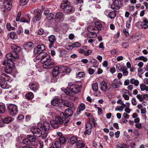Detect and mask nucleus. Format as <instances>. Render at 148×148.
<instances>
[{
  "label": "nucleus",
  "instance_id": "1",
  "mask_svg": "<svg viewBox=\"0 0 148 148\" xmlns=\"http://www.w3.org/2000/svg\"><path fill=\"white\" fill-rule=\"evenodd\" d=\"M40 56L41 58H42V62L44 68L50 69L55 65L54 62H51V60L50 56L47 55L46 53L43 52L40 53Z\"/></svg>",
  "mask_w": 148,
  "mask_h": 148
},
{
  "label": "nucleus",
  "instance_id": "2",
  "mask_svg": "<svg viewBox=\"0 0 148 148\" xmlns=\"http://www.w3.org/2000/svg\"><path fill=\"white\" fill-rule=\"evenodd\" d=\"M70 69L68 68L66 66H56L53 69L52 75L53 77H55L57 76L59 73L63 72L68 73H70Z\"/></svg>",
  "mask_w": 148,
  "mask_h": 148
},
{
  "label": "nucleus",
  "instance_id": "3",
  "mask_svg": "<svg viewBox=\"0 0 148 148\" xmlns=\"http://www.w3.org/2000/svg\"><path fill=\"white\" fill-rule=\"evenodd\" d=\"M80 90L79 87L77 85L72 84L70 88H66L64 90V92L67 95L73 96L75 93L79 92Z\"/></svg>",
  "mask_w": 148,
  "mask_h": 148
},
{
  "label": "nucleus",
  "instance_id": "4",
  "mask_svg": "<svg viewBox=\"0 0 148 148\" xmlns=\"http://www.w3.org/2000/svg\"><path fill=\"white\" fill-rule=\"evenodd\" d=\"M50 128V124L47 121L44 122L43 124L41 126V128L43 132L42 137L43 139H45L47 138V134L49 132Z\"/></svg>",
  "mask_w": 148,
  "mask_h": 148
},
{
  "label": "nucleus",
  "instance_id": "5",
  "mask_svg": "<svg viewBox=\"0 0 148 148\" xmlns=\"http://www.w3.org/2000/svg\"><path fill=\"white\" fill-rule=\"evenodd\" d=\"M1 82L0 83L1 87L3 89H7L9 88L6 81L10 80V77L8 75L3 73L1 74L0 75Z\"/></svg>",
  "mask_w": 148,
  "mask_h": 148
},
{
  "label": "nucleus",
  "instance_id": "6",
  "mask_svg": "<svg viewBox=\"0 0 148 148\" xmlns=\"http://www.w3.org/2000/svg\"><path fill=\"white\" fill-rule=\"evenodd\" d=\"M61 8L66 13H72L74 11L73 7L70 5V3L68 1H64L61 4Z\"/></svg>",
  "mask_w": 148,
  "mask_h": 148
},
{
  "label": "nucleus",
  "instance_id": "7",
  "mask_svg": "<svg viewBox=\"0 0 148 148\" xmlns=\"http://www.w3.org/2000/svg\"><path fill=\"white\" fill-rule=\"evenodd\" d=\"M62 121L60 120V116H56L55 120H52L50 121L52 127L54 129L58 127L59 125L62 124Z\"/></svg>",
  "mask_w": 148,
  "mask_h": 148
},
{
  "label": "nucleus",
  "instance_id": "8",
  "mask_svg": "<svg viewBox=\"0 0 148 148\" xmlns=\"http://www.w3.org/2000/svg\"><path fill=\"white\" fill-rule=\"evenodd\" d=\"M8 109L9 114L12 116H14L18 112L17 106L13 104H10L8 107Z\"/></svg>",
  "mask_w": 148,
  "mask_h": 148
},
{
  "label": "nucleus",
  "instance_id": "9",
  "mask_svg": "<svg viewBox=\"0 0 148 148\" xmlns=\"http://www.w3.org/2000/svg\"><path fill=\"white\" fill-rule=\"evenodd\" d=\"M31 131L36 137H40L42 135L43 133L41 130L36 126L32 127L31 128Z\"/></svg>",
  "mask_w": 148,
  "mask_h": 148
},
{
  "label": "nucleus",
  "instance_id": "10",
  "mask_svg": "<svg viewBox=\"0 0 148 148\" xmlns=\"http://www.w3.org/2000/svg\"><path fill=\"white\" fill-rule=\"evenodd\" d=\"M14 63L12 61L7 62V65L4 69L5 71L8 73H11L12 71L14 66Z\"/></svg>",
  "mask_w": 148,
  "mask_h": 148
},
{
  "label": "nucleus",
  "instance_id": "11",
  "mask_svg": "<svg viewBox=\"0 0 148 148\" xmlns=\"http://www.w3.org/2000/svg\"><path fill=\"white\" fill-rule=\"evenodd\" d=\"M60 120L62 121V124L63 123L64 125L65 126H67L68 123L70 120V118L65 116L63 112H62L60 114Z\"/></svg>",
  "mask_w": 148,
  "mask_h": 148
},
{
  "label": "nucleus",
  "instance_id": "12",
  "mask_svg": "<svg viewBox=\"0 0 148 148\" xmlns=\"http://www.w3.org/2000/svg\"><path fill=\"white\" fill-rule=\"evenodd\" d=\"M45 49V45L42 44L38 45L34 49V52L35 54L41 53L43 52V51Z\"/></svg>",
  "mask_w": 148,
  "mask_h": 148
},
{
  "label": "nucleus",
  "instance_id": "13",
  "mask_svg": "<svg viewBox=\"0 0 148 148\" xmlns=\"http://www.w3.org/2000/svg\"><path fill=\"white\" fill-rule=\"evenodd\" d=\"M18 54H16V56L12 52L10 53L7 54L6 56V57L7 58L8 60V62L12 61L13 62L14 61L15 59L17 58L18 57Z\"/></svg>",
  "mask_w": 148,
  "mask_h": 148
},
{
  "label": "nucleus",
  "instance_id": "14",
  "mask_svg": "<svg viewBox=\"0 0 148 148\" xmlns=\"http://www.w3.org/2000/svg\"><path fill=\"white\" fill-rule=\"evenodd\" d=\"M64 18V14L61 12L57 13L55 16V19L56 21L61 22L62 21Z\"/></svg>",
  "mask_w": 148,
  "mask_h": 148
},
{
  "label": "nucleus",
  "instance_id": "15",
  "mask_svg": "<svg viewBox=\"0 0 148 148\" xmlns=\"http://www.w3.org/2000/svg\"><path fill=\"white\" fill-rule=\"evenodd\" d=\"M100 87L101 90L105 92L111 88L110 87L109 88L108 87L106 83L104 81L100 82Z\"/></svg>",
  "mask_w": 148,
  "mask_h": 148
},
{
  "label": "nucleus",
  "instance_id": "16",
  "mask_svg": "<svg viewBox=\"0 0 148 148\" xmlns=\"http://www.w3.org/2000/svg\"><path fill=\"white\" fill-rule=\"evenodd\" d=\"M11 48L13 51L12 52L16 56V54H18L21 51V48L18 45L12 44L11 45Z\"/></svg>",
  "mask_w": 148,
  "mask_h": 148
},
{
  "label": "nucleus",
  "instance_id": "17",
  "mask_svg": "<svg viewBox=\"0 0 148 148\" xmlns=\"http://www.w3.org/2000/svg\"><path fill=\"white\" fill-rule=\"evenodd\" d=\"M121 3V1H114L111 5V8L113 9L118 10L119 9L120 7V4Z\"/></svg>",
  "mask_w": 148,
  "mask_h": 148
},
{
  "label": "nucleus",
  "instance_id": "18",
  "mask_svg": "<svg viewBox=\"0 0 148 148\" xmlns=\"http://www.w3.org/2000/svg\"><path fill=\"white\" fill-rule=\"evenodd\" d=\"M34 14H35V18L37 21H39L41 18V13L39 12L38 9H35L34 10Z\"/></svg>",
  "mask_w": 148,
  "mask_h": 148
},
{
  "label": "nucleus",
  "instance_id": "19",
  "mask_svg": "<svg viewBox=\"0 0 148 148\" xmlns=\"http://www.w3.org/2000/svg\"><path fill=\"white\" fill-rule=\"evenodd\" d=\"M116 79H114L112 82L111 84V86L113 88H119L120 87V85L122 84L121 82L119 81L118 82Z\"/></svg>",
  "mask_w": 148,
  "mask_h": 148
},
{
  "label": "nucleus",
  "instance_id": "20",
  "mask_svg": "<svg viewBox=\"0 0 148 148\" xmlns=\"http://www.w3.org/2000/svg\"><path fill=\"white\" fill-rule=\"evenodd\" d=\"M3 4L4 7L7 10H11L12 5L10 1H5Z\"/></svg>",
  "mask_w": 148,
  "mask_h": 148
},
{
  "label": "nucleus",
  "instance_id": "21",
  "mask_svg": "<svg viewBox=\"0 0 148 148\" xmlns=\"http://www.w3.org/2000/svg\"><path fill=\"white\" fill-rule=\"evenodd\" d=\"M30 21V18L29 15L27 14L21 18L20 21L21 22L29 23Z\"/></svg>",
  "mask_w": 148,
  "mask_h": 148
},
{
  "label": "nucleus",
  "instance_id": "22",
  "mask_svg": "<svg viewBox=\"0 0 148 148\" xmlns=\"http://www.w3.org/2000/svg\"><path fill=\"white\" fill-rule=\"evenodd\" d=\"M92 126L91 125H90L89 124H86V130L84 132L85 135H89L91 134Z\"/></svg>",
  "mask_w": 148,
  "mask_h": 148
},
{
  "label": "nucleus",
  "instance_id": "23",
  "mask_svg": "<svg viewBox=\"0 0 148 148\" xmlns=\"http://www.w3.org/2000/svg\"><path fill=\"white\" fill-rule=\"evenodd\" d=\"M62 101L60 99H56L51 101V104L53 106H58L60 105Z\"/></svg>",
  "mask_w": 148,
  "mask_h": 148
},
{
  "label": "nucleus",
  "instance_id": "24",
  "mask_svg": "<svg viewBox=\"0 0 148 148\" xmlns=\"http://www.w3.org/2000/svg\"><path fill=\"white\" fill-rule=\"evenodd\" d=\"M73 113V111L71 109L68 108L65 110L64 115L67 117H71L72 116Z\"/></svg>",
  "mask_w": 148,
  "mask_h": 148
},
{
  "label": "nucleus",
  "instance_id": "25",
  "mask_svg": "<svg viewBox=\"0 0 148 148\" xmlns=\"http://www.w3.org/2000/svg\"><path fill=\"white\" fill-rule=\"evenodd\" d=\"M95 28L97 30V32H98V31L101 30L102 27V25L101 23L99 21H97L95 23Z\"/></svg>",
  "mask_w": 148,
  "mask_h": 148
},
{
  "label": "nucleus",
  "instance_id": "26",
  "mask_svg": "<svg viewBox=\"0 0 148 148\" xmlns=\"http://www.w3.org/2000/svg\"><path fill=\"white\" fill-rule=\"evenodd\" d=\"M29 86L31 90L34 92L38 90V86L34 84H31L29 85Z\"/></svg>",
  "mask_w": 148,
  "mask_h": 148
},
{
  "label": "nucleus",
  "instance_id": "27",
  "mask_svg": "<svg viewBox=\"0 0 148 148\" xmlns=\"http://www.w3.org/2000/svg\"><path fill=\"white\" fill-rule=\"evenodd\" d=\"M76 146L77 148L83 147L85 146V144L83 143L82 140H79L76 142Z\"/></svg>",
  "mask_w": 148,
  "mask_h": 148
},
{
  "label": "nucleus",
  "instance_id": "28",
  "mask_svg": "<svg viewBox=\"0 0 148 148\" xmlns=\"http://www.w3.org/2000/svg\"><path fill=\"white\" fill-rule=\"evenodd\" d=\"M24 47L26 49H31L33 47L34 44L31 42H28L24 45Z\"/></svg>",
  "mask_w": 148,
  "mask_h": 148
},
{
  "label": "nucleus",
  "instance_id": "29",
  "mask_svg": "<svg viewBox=\"0 0 148 148\" xmlns=\"http://www.w3.org/2000/svg\"><path fill=\"white\" fill-rule=\"evenodd\" d=\"M34 94L31 92H28L25 94L26 98L28 100L32 99L34 98Z\"/></svg>",
  "mask_w": 148,
  "mask_h": 148
},
{
  "label": "nucleus",
  "instance_id": "30",
  "mask_svg": "<svg viewBox=\"0 0 148 148\" xmlns=\"http://www.w3.org/2000/svg\"><path fill=\"white\" fill-rule=\"evenodd\" d=\"M143 24H142L143 28L144 29H146L148 27V20L145 18H143Z\"/></svg>",
  "mask_w": 148,
  "mask_h": 148
},
{
  "label": "nucleus",
  "instance_id": "31",
  "mask_svg": "<svg viewBox=\"0 0 148 148\" xmlns=\"http://www.w3.org/2000/svg\"><path fill=\"white\" fill-rule=\"evenodd\" d=\"M64 105L67 107H69L70 108H72L73 107V103L69 101H64Z\"/></svg>",
  "mask_w": 148,
  "mask_h": 148
},
{
  "label": "nucleus",
  "instance_id": "32",
  "mask_svg": "<svg viewBox=\"0 0 148 148\" xmlns=\"http://www.w3.org/2000/svg\"><path fill=\"white\" fill-rule=\"evenodd\" d=\"M90 33L87 34V36L89 38H95L97 36L96 32H89Z\"/></svg>",
  "mask_w": 148,
  "mask_h": 148
},
{
  "label": "nucleus",
  "instance_id": "33",
  "mask_svg": "<svg viewBox=\"0 0 148 148\" xmlns=\"http://www.w3.org/2000/svg\"><path fill=\"white\" fill-rule=\"evenodd\" d=\"M49 40L52 44H53L54 42L56 40V38L55 36L53 35H51L48 37Z\"/></svg>",
  "mask_w": 148,
  "mask_h": 148
},
{
  "label": "nucleus",
  "instance_id": "34",
  "mask_svg": "<svg viewBox=\"0 0 148 148\" xmlns=\"http://www.w3.org/2000/svg\"><path fill=\"white\" fill-rule=\"evenodd\" d=\"M130 83L134 84L135 86H137L139 84V81L137 79L132 78L130 79Z\"/></svg>",
  "mask_w": 148,
  "mask_h": 148
},
{
  "label": "nucleus",
  "instance_id": "35",
  "mask_svg": "<svg viewBox=\"0 0 148 148\" xmlns=\"http://www.w3.org/2000/svg\"><path fill=\"white\" fill-rule=\"evenodd\" d=\"M27 136L31 143L33 142H35L36 140V138L35 136L28 135Z\"/></svg>",
  "mask_w": 148,
  "mask_h": 148
},
{
  "label": "nucleus",
  "instance_id": "36",
  "mask_svg": "<svg viewBox=\"0 0 148 148\" xmlns=\"http://www.w3.org/2000/svg\"><path fill=\"white\" fill-rule=\"evenodd\" d=\"M61 143L59 141H55L54 144H53V147L54 148H60Z\"/></svg>",
  "mask_w": 148,
  "mask_h": 148
},
{
  "label": "nucleus",
  "instance_id": "37",
  "mask_svg": "<svg viewBox=\"0 0 148 148\" xmlns=\"http://www.w3.org/2000/svg\"><path fill=\"white\" fill-rule=\"evenodd\" d=\"M3 120L5 123L8 124L12 121V119L10 117H6L4 118Z\"/></svg>",
  "mask_w": 148,
  "mask_h": 148
},
{
  "label": "nucleus",
  "instance_id": "38",
  "mask_svg": "<svg viewBox=\"0 0 148 148\" xmlns=\"http://www.w3.org/2000/svg\"><path fill=\"white\" fill-rule=\"evenodd\" d=\"M142 60L144 62H146L147 61V58L143 56H140L139 57L136 58L135 59V60Z\"/></svg>",
  "mask_w": 148,
  "mask_h": 148
},
{
  "label": "nucleus",
  "instance_id": "39",
  "mask_svg": "<svg viewBox=\"0 0 148 148\" xmlns=\"http://www.w3.org/2000/svg\"><path fill=\"white\" fill-rule=\"evenodd\" d=\"M70 140L71 143L72 144H75L76 143V142H77V141H78V140L77 137L75 136H73L70 138Z\"/></svg>",
  "mask_w": 148,
  "mask_h": 148
},
{
  "label": "nucleus",
  "instance_id": "40",
  "mask_svg": "<svg viewBox=\"0 0 148 148\" xmlns=\"http://www.w3.org/2000/svg\"><path fill=\"white\" fill-rule=\"evenodd\" d=\"M92 90L94 91H97L98 90V84L97 83H94L92 84Z\"/></svg>",
  "mask_w": 148,
  "mask_h": 148
},
{
  "label": "nucleus",
  "instance_id": "41",
  "mask_svg": "<svg viewBox=\"0 0 148 148\" xmlns=\"http://www.w3.org/2000/svg\"><path fill=\"white\" fill-rule=\"evenodd\" d=\"M81 44L79 42H74L71 45L72 48H78L80 46Z\"/></svg>",
  "mask_w": 148,
  "mask_h": 148
},
{
  "label": "nucleus",
  "instance_id": "42",
  "mask_svg": "<svg viewBox=\"0 0 148 148\" xmlns=\"http://www.w3.org/2000/svg\"><path fill=\"white\" fill-rule=\"evenodd\" d=\"M116 16V13L114 12H111L108 14L109 17L111 19L114 18Z\"/></svg>",
  "mask_w": 148,
  "mask_h": 148
},
{
  "label": "nucleus",
  "instance_id": "43",
  "mask_svg": "<svg viewBox=\"0 0 148 148\" xmlns=\"http://www.w3.org/2000/svg\"><path fill=\"white\" fill-rule=\"evenodd\" d=\"M23 143L26 145H29L31 143L27 136L26 138L23 140Z\"/></svg>",
  "mask_w": 148,
  "mask_h": 148
},
{
  "label": "nucleus",
  "instance_id": "44",
  "mask_svg": "<svg viewBox=\"0 0 148 148\" xmlns=\"http://www.w3.org/2000/svg\"><path fill=\"white\" fill-rule=\"evenodd\" d=\"M6 27L8 30L9 31L14 30L15 29V27L11 26V24L9 23H8L7 24Z\"/></svg>",
  "mask_w": 148,
  "mask_h": 148
},
{
  "label": "nucleus",
  "instance_id": "45",
  "mask_svg": "<svg viewBox=\"0 0 148 148\" xmlns=\"http://www.w3.org/2000/svg\"><path fill=\"white\" fill-rule=\"evenodd\" d=\"M121 71L123 72L124 75L126 76L128 75V72L127 71V69L126 67H123V69L121 70Z\"/></svg>",
  "mask_w": 148,
  "mask_h": 148
},
{
  "label": "nucleus",
  "instance_id": "46",
  "mask_svg": "<svg viewBox=\"0 0 148 148\" xmlns=\"http://www.w3.org/2000/svg\"><path fill=\"white\" fill-rule=\"evenodd\" d=\"M54 14L50 13L47 16V19L48 20H51L53 19V18Z\"/></svg>",
  "mask_w": 148,
  "mask_h": 148
},
{
  "label": "nucleus",
  "instance_id": "47",
  "mask_svg": "<svg viewBox=\"0 0 148 148\" xmlns=\"http://www.w3.org/2000/svg\"><path fill=\"white\" fill-rule=\"evenodd\" d=\"M59 142L61 144L64 143L66 141V140L65 137L64 136H60L59 138Z\"/></svg>",
  "mask_w": 148,
  "mask_h": 148
},
{
  "label": "nucleus",
  "instance_id": "48",
  "mask_svg": "<svg viewBox=\"0 0 148 148\" xmlns=\"http://www.w3.org/2000/svg\"><path fill=\"white\" fill-rule=\"evenodd\" d=\"M62 29L64 30L65 32H66L69 30L68 25H67L66 24H63L62 26Z\"/></svg>",
  "mask_w": 148,
  "mask_h": 148
},
{
  "label": "nucleus",
  "instance_id": "49",
  "mask_svg": "<svg viewBox=\"0 0 148 148\" xmlns=\"http://www.w3.org/2000/svg\"><path fill=\"white\" fill-rule=\"evenodd\" d=\"M89 122L90 124V125H91L92 126V125L93 123H94L95 121V119L93 118L92 116H91L89 118Z\"/></svg>",
  "mask_w": 148,
  "mask_h": 148
},
{
  "label": "nucleus",
  "instance_id": "50",
  "mask_svg": "<svg viewBox=\"0 0 148 148\" xmlns=\"http://www.w3.org/2000/svg\"><path fill=\"white\" fill-rule=\"evenodd\" d=\"M5 107L3 105L0 106V113H3L5 112Z\"/></svg>",
  "mask_w": 148,
  "mask_h": 148
},
{
  "label": "nucleus",
  "instance_id": "51",
  "mask_svg": "<svg viewBox=\"0 0 148 148\" xmlns=\"http://www.w3.org/2000/svg\"><path fill=\"white\" fill-rule=\"evenodd\" d=\"M88 30L89 32H92V31H94L96 30V28L95 27L90 26H89L88 27Z\"/></svg>",
  "mask_w": 148,
  "mask_h": 148
},
{
  "label": "nucleus",
  "instance_id": "52",
  "mask_svg": "<svg viewBox=\"0 0 148 148\" xmlns=\"http://www.w3.org/2000/svg\"><path fill=\"white\" fill-rule=\"evenodd\" d=\"M16 34L14 32H12L10 33V37L12 39H14L16 38Z\"/></svg>",
  "mask_w": 148,
  "mask_h": 148
},
{
  "label": "nucleus",
  "instance_id": "53",
  "mask_svg": "<svg viewBox=\"0 0 148 148\" xmlns=\"http://www.w3.org/2000/svg\"><path fill=\"white\" fill-rule=\"evenodd\" d=\"M116 69L117 70L119 71H121L122 69H123V67L122 68L120 64L117 63L116 65Z\"/></svg>",
  "mask_w": 148,
  "mask_h": 148
},
{
  "label": "nucleus",
  "instance_id": "54",
  "mask_svg": "<svg viewBox=\"0 0 148 148\" xmlns=\"http://www.w3.org/2000/svg\"><path fill=\"white\" fill-rule=\"evenodd\" d=\"M78 108L83 111L85 109V107L84 103H81L79 105V107Z\"/></svg>",
  "mask_w": 148,
  "mask_h": 148
},
{
  "label": "nucleus",
  "instance_id": "55",
  "mask_svg": "<svg viewBox=\"0 0 148 148\" xmlns=\"http://www.w3.org/2000/svg\"><path fill=\"white\" fill-rule=\"evenodd\" d=\"M119 148H127V145L123 143H122L119 144Z\"/></svg>",
  "mask_w": 148,
  "mask_h": 148
},
{
  "label": "nucleus",
  "instance_id": "56",
  "mask_svg": "<svg viewBox=\"0 0 148 148\" xmlns=\"http://www.w3.org/2000/svg\"><path fill=\"white\" fill-rule=\"evenodd\" d=\"M85 73L84 72H79L77 75V76L79 77H82L84 76Z\"/></svg>",
  "mask_w": 148,
  "mask_h": 148
},
{
  "label": "nucleus",
  "instance_id": "57",
  "mask_svg": "<svg viewBox=\"0 0 148 148\" xmlns=\"http://www.w3.org/2000/svg\"><path fill=\"white\" fill-rule=\"evenodd\" d=\"M137 98L139 99L140 101H143V95L140 94L137 95L136 96Z\"/></svg>",
  "mask_w": 148,
  "mask_h": 148
},
{
  "label": "nucleus",
  "instance_id": "58",
  "mask_svg": "<svg viewBox=\"0 0 148 148\" xmlns=\"http://www.w3.org/2000/svg\"><path fill=\"white\" fill-rule=\"evenodd\" d=\"M140 86L141 91H143L145 90V88H146V86L145 84H140Z\"/></svg>",
  "mask_w": 148,
  "mask_h": 148
},
{
  "label": "nucleus",
  "instance_id": "59",
  "mask_svg": "<svg viewBox=\"0 0 148 148\" xmlns=\"http://www.w3.org/2000/svg\"><path fill=\"white\" fill-rule=\"evenodd\" d=\"M27 3V2L26 1H19V4L21 6L25 5Z\"/></svg>",
  "mask_w": 148,
  "mask_h": 148
},
{
  "label": "nucleus",
  "instance_id": "60",
  "mask_svg": "<svg viewBox=\"0 0 148 148\" xmlns=\"http://www.w3.org/2000/svg\"><path fill=\"white\" fill-rule=\"evenodd\" d=\"M132 104L134 106H136L137 104V102L135 98H133L131 100Z\"/></svg>",
  "mask_w": 148,
  "mask_h": 148
},
{
  "label": "nucleus",
  "instance_id": "61",
  "mask_svg": "<svg viewBox=\"0 0 148 148\" xmlns=\"http://www.w3.org/2000/svg\"><path fill=\"white\" fill-rule=\"evenodd\" d=\"M21 16V13L20 12H19L16 15V21H18L19 20Z\"/></svg>",
  "mask_w": 148,
  "mask_h": 148
},
{
  "label": "nucleus",
  "instance_id": "62",
  "mask_svg": "<svg viewBox=\"0 0 148 148\" xmlns=\"http://www.w3.org/2000/svg\"><path fill=\"white\" fill-rule=\"evenodd\" d=\"M137 27L139 29H143L142 23L141 22H138L136 24Z\"/></svg>",
  "mask_w": 148,
  "mask_h": 148
},
{
  "label": "nucleus",
  "instance_id": "63",
  "mask_svg": "<svg viewBox=\"0 0 148 148\" xmlns=\"http://www.w3.org/2000/svg\"><path fill=\"white\" fill-rule=\"evenodd\" d=\"M92 51L91 50H88L84 53V55L86 56L90 55L92 53Z\"/></svg>",
  "mask_w": 148,
  "mask_h": 148
},
{
  "label": "nucleus",
  "instance_id": "64",
  "mask_svg": "<svg viewBox=\"0 0 148 148\" xmlns=\"http://www.w3.org/2000/svg\"><path fill=\"white\" fill-rule=\"evenodd\" d=\"M44 33V30L42 29H39L38 32V34L39 35L43 34Z\"/></svg>",
  "mask_w": 148,
  "mask_h": 148
}]
</instances>
